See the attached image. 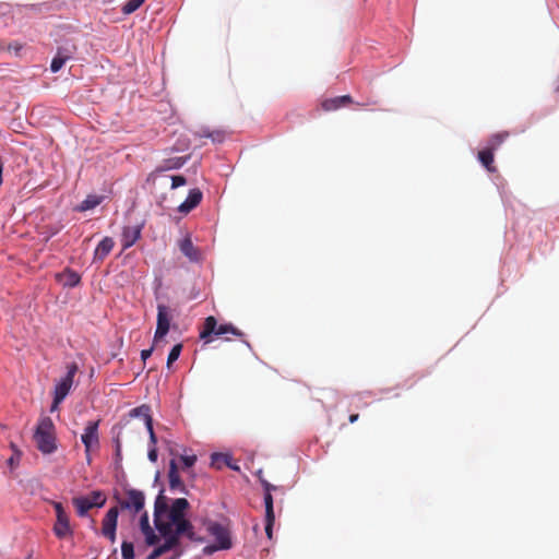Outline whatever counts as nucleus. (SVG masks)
Wrapping results in <instances>:
<instances>
[{
    "label": "nucleus",
    "mask_w": 559,
    "mask_h": 559,
    "mask_svg": "<svg viewBox=\"0 0 559 559\" xmlns=\"http://www.w3.org/2000/svg\"><path fill=\"white\" fill-rule=\"evenodd\" d=\"M217 550H222L221 547H218V545H209V546H205L203 548V552L205 555H212L213 552L217 551Z\"/></svg>",
    "instance_id": "obj_37"
},
{
    "label": "nucleus",
    "mask_w": 559,
    "mask_h": 559,
    "mask_svg": "<svg viewBox=\"0 0 559 559\" xmlns=\"http://www.w3.org/2000/svg\"><path fill=\"white\" fill-rule=\"evenodd\" d=\"M72 503L75 507L78 514L80 516H84L92 508L103 507L106 503V497L102 491H93L87 497L73 498Z\"/></svg>",
    "instance_id": "obj_4"
},
{
    "label": "nucleus",
    "mask_w": 559,
    "mask_h": 559,
    "mask_svg": "<svg viewBox=\"0 0 559 559\" xmlns=\"http://www.w3.org/2000/svg\"><path fill=\"white\" fill-rule=\"evenodd\" d=\"M164 552L160 550V548L157 546L147 557V559H157L159 558Z\"/></svg>",
    "instance_id": "obj_39"
},
{
    "label": "nucleus",
    "mask_w": 559,
    "mask_h": 559,
    "mask_svg": "<svg viewBox=\"0 0 559 559\" xmlns=\"http://www.w3.org/2000/svg\"><path fill=\"white\" fill-rule=\"evenodd\" d=\"M121 552L123 559H133L134 558V547L131 542H122L121 544Z\"/></svg>",
    "instance_id": "obj_30"
},
{
    "label": "nucleus",
    "mask_w": 559,
    "mask_h": 559,
    "mask_svg": "<svg viewBox=\"0 0 559 559\" xmlns=\"http://www.w3.org/2000/svg\"><path fill=\"white\" fill-rule=\"evenodd\" d=\"M508 136H509V132H500V133L493 134L488 140L487 148L495 152L496 150H498L501 146V144L507 140Z\"/></svg>",
    "instance_id": "obj_25"
},
{
    "label": "nucleus",
    "mask_w": 559,
    "mask_h": 559,
    "mask_svg": "<svg viewBox=\"0 0 559 559\" xmlns=\"http://www.w3.org/2000/svg\"><path fill=\"white\" fill-rule=\"evenodd\" d=\"M118 508H110L103 519L102 534L110 540L111 544L116 542V530L118 522Z\"/></svg>",
    "instance_id": "obj_11"
},
{
    "label": "nucleus",
    "mask_w": 559,
    "mask_h": 559,
    "mask_svg": "<svg viewBox=\"0 0 559 559\" xmlns=\"http://www.w3.org/2000/svg\"><path fill=\"white\" fill-rule=\"evenodd\" d=\"M153 353V347L148 348V349H143L141 352V359L145 362L146 359L152 355Z\"/></svg>",
    "instance_id": "obj_41"
},
{
    "label": "nucleus",
    "mask_w": 559,
    "mask_h": 559,
    "mask_svg": "<svg viewBox=\"0 0 559 559\" xmlns=\"http://www.w3.org/2000/svg\"><path fill=\"white\" fill-rule=\"evenodd\" d=\"M158 547L160 548V550H162L164 554L173 549V548H171V546L168 544V542H167V539H166V538H165L164 544L159 545Z\"/></svg>",
    "instance_id": "obj_42"
},
{
    "label": "nucleus",
    "mask_w": 559,
    "mask_h": 559,
    "mask_svg": "<svg viewBox=\"0 0 559 559\" xmlns=\"http://www.w3.org/2000/svg\"><path fill=\"white\" fill-rule=\"evenodd\" d=\"M143 224L124 226L121 235V245L123 249L132 247L141 237Z\"/></svg>",
    "instance_id": "obj_13"
},
{
    "label": "nucleus",
    "mask_w": 559,
    "mask_h": 559,
    "mask_svg": "<svg viewBox=\"0 0 559 559\" xmlns=\"http://www.w3.org/2000/svg\"><path fill=\"white\" fill-rule=\"evenodd\" d=\"M358 418H359V415H358V414H352V415L349 416V423H350V424H354V423H356V421L358 420Z\"/></svg>",
    "instance_id": "obj_46"
},
{
    "label": "nucleus",
    "mask_w": 559,
    "mask_h": 559,
    "mask_svg": "<svg viewBox=\"0 0 559 559\" xmlns=\"http://www.w3.org/2000/svg\"><path fill=\"white\" fill-rule=\"evenodd\" d=\"M181 535H186V533H179L178 527L170 526V532L168 534L162 535V536L167 539V542L171 546V548H175L179 545V538Z\"/></svg>",
    "instance_id": "obj_26"
},
{
    "label": "nucleus",
    "mask_w": 559,
    "mask_h": 559,
    "mask_svg": "<svg viewBox=\"0 0 559 559\" xmlns=\"http://www.w3.org/2000/svg\"><path fill=\"white\" fill-rule=\"evenodd\" d=\"M168 178L171 181V183H170L171 189H177L179 187L187 185V179L182 175L168 176Z\"/></svg>",
    "instance_id": "obj_33"
},
{
    "label": "nucleus",
    "mask_w": 559,
    "mask_h": 559,
    "mask_svg": "<svg viewBox=\"0 0 559 559\" xmlns=\"http://www.w3.org/2000/svg\"><path fill=\"white\" fill-rule=\"evenodd\" d=\"M188 160V157H171L164 159L163 163L155 168L147 177V182L155 186L158 180H167L168 176L164 175L167 170L179 169Z\"/></svg>",
    "instance_id": "obj_5"
},
{
    "label": "nucleus",
    "mask_w": 559,
    "mask_h": 559,
    "mask_svg": "<svg viewBox=\"0 0 559 559\" xmlns=\"http://www.w3.org/2000/svg\"><path fill=\"white\" fill-rule=\"evenodd\" d=\"M78 370L79 367L75 362L67 366V374L56 384L53 390V393L57 394V402L63 401L69 394Z\"/></svg>",
    "instance_id": "obj_8"
},
{
    "label": "nucleus",
    "mask_w": 559,
    "mask_h": 559,
    "mask_svg": "<svg viewBox=\"0 0 559 559\" xmlns=\"http://www.w3.org/2000/svg\"><path fill=\"white\" fill-rule=\"evenodd\" d=\"M5 49L4 45L0 43V50Z\"/></svg>",
    "instance_id": "obj_50"
},
{
    "label": "nucleus",
    "mask_w": 559,
    "mask_h": 559,
    "mask_svg": "<svg viewBox=\"0 0 559 559\" xmlns=\"http://www.w3.org/2000/svg\"><path fill=\"white\" fill-rule=\"evenodd\" d=\"M9 464H10V465H13V464H14V457H13V456L9 459Z\"/></svg>",
    "instance_id": "obj_49"
},
{
    "label": "nucleus",
    "mask_w": 559,
    "mask_h": 559,
    "mask_svg": "<svg viewBox=\"0 0 559 559\" xmlns=\"http://www.w3.org/2000/svg\"><path fill=\"white\" fill-rule=\"evenodd\" d=\"M211 131L212 130H209V129H202L199 132H197V135L199 138H207L209 139V132H211Z\"/></svg>",
    "instance_id": "obj_43"
},
{
    "label": "nucleus",
    "mask_w": 559,
    "mask_h": 559,
    "mask_svg": "<svg viewBox=\"0 0 559 559\" xmlns=\"http://www.w3.org/2000/svg\"><path fill=\"white\" fill-rule=\"evenodd\" d=\"M53 509L56 511V523L53 525L55 535L60 538L71 537L73 530L70 525L69 515L60 502H53Z\"/></svg>",
    "instance_id": "obj_6"
},
{
    "label": "nucleus",
    "mask_w": 559,
    "mask_h": 559,
    "mask_svg": "<svg viewBox=\"0 0 559 559\" xmlns=\"http://www.w3.org/2000/svg\"><path fill=\"white\" fill-rule=\"evenodd\" d=\"M225 334H233L237 337H242L245 334L234 326L231 323L217 324L215 317L210 316L205 318L202 330L200 331V338L205 343L212 341V336H221Z\"/></svg>",
    "instance_id": "obj_3"
},
{
    "label": "nucleus",
    "mask_w": 559,
    "mask_h": 559,
    "mask_svg": "<svg viewBox=\"0 0 559 559\" xmlns=\"http://www.w3.org/2000/svg\"><path fill=\"white\" fill-rule=\"evenodd\" d=\"M145 503V496L141 490L138 489H127L126 498L119 500V506L122 510H129L134 514L139 513Z\"/></svg>",
    "instance_id": "obj_7"
},
{
    "label": "nucleus",
    "mask_w": 559,
    "mask_h": 559,
    "mask_svg": "<svg viewBox=\"0 0 559 559\" xmlns=\"http://www.w3.org/2000/svg\"><path fill=\"white\" fill-rule=\"evenodd\" d=\"M115 241L111 237H105L100 240L94 251V261H103L112 250Z\"/></svg>",
    "instance_id": "obj_19"
},
{
    "label": "nucleus",
    "mask_w": 559,
    "mask_h": 559,
    "mask_svg": "<svg viewBox=\"0 0 559 559\" xmlns=\"http://www.w3.org/2000/svg\"><path fill=\"white\" fill-rule=\"evenodd\" d=\"M66 62L67 60L64 58L56 55L50 63L51 72L57 73L58 71H60Z\"/></svg>",
    "instance_id": "obj_32"
},
{
    "label": "nucleus",
    "mask_w": 559,
    "mask_h": 559,
    "mask_svg": "<svg viewBox=\"0 0 559 559\" xmlns=\"http://www.w3.org/2000/svg\"><path fill=\"white\" fill-rule=\"evenodd\" d=\"M62 401H58L57 402V394L53 393V401H52V405H51V412L56 411L59 406V404L61 403Z\"/></svg>",
    "instance_id": "obj_44"
},
{
    "label": "nucleus",
    "mask_w": 559,
    "mask_h": 559,
    "mask_svg": "<svg viewBox=\"0 0 559 559\" xmlns=\"http://www.w3.org/2000/svg\"><path fill=\"white\" fill-rule=\"evenodd\" d=\"M147 456H148V460L151 462H156L157 461V449H156V447H150Z\"/></svg>",
    "instance_id": "obj_38"
},
{
    "label": "nucleus",
    "mask_w": 559,
    "mask_h": 559,
    "mask_svg": "<svg viewBox=\"0 0 559 559\" xmlns=\"http://www.w3.org/2000/svg\"><path fill=\"white\" fill-rule=\"evenodd\" d=\"M211 466L216 469H222L225 466L234 471L239 469V466H231V456L224 453H213L211 455Z\"/></svg>",
    "instance_id": "obj_20"
},
{
    "label": "nucleus",
    "mask_w": 559,
    "mask_h": 559,
    "mask_svg": "<svg viewBox=\"0 0 559 559\" xmlns=\"http://www.w3.org/2000/svg\"><path fill=\"white\" fill-rule=\"evenodd\" d=\"M168 479H169V488L171 490H178L179 492H183V493L186 492V486L180 478L176 460H171L169 462Z\"/></svg>",
    "instance_id": "obj_16"
},
{
    "label": "nucleus",
    "mask_w": 559,
    "mask_h": 559,
    "mask_svg": "<svg viewBox=\"0 0 559 559\" xmlns=\"http://www.w3.org/2000/svg\"><path fill=\"white\" fill-rule=\"evenodd\" d=\"M99 420H90L85 428L84 432L81 436V441L84 444L85 453L87 457H90V452L94 448L99 447V435H98Z\"/></svg>",
    "instance_id": "obj_9"
},
{
    "label": "nucleus",
    "mask_w": 559,
    "mask_h": 559,
    "mask_svg": "<svg viewBox=\"0 0 559 559\" xmlns=\"http://www.w3.org/2000/svg\"><path fill=\"white\" fill-rule=\"evenodd\" d=\"M170 325L169 310L165 305L157 307V326L154 335V344H158L160 340L168 333Z\"/></svg>",
    "instance_id": "obj_12"
},
{
    "label": "nucleus",
    "mask_w": 559,
    "mask_h": 559,
    "mask_svg": "<svg viewBox=\"0 0 559 559\" xmlns=\"http://www.w3.org/2000/svg\"><path fill=\"white\" fill-rule=\"evenodd\" d=\"M12 48H14L15 50H19V49L21 48V46H17V45L12 46V45L10 44V45L7 47V49H8V50H10V49H12Z\"/></svg>",
    "instance_id": "obj_48"
},
{
    "label": "nucleus",
    "mask_w": 559,
    "mask_h": 559,
    "mask_svg": "<svg viewBox=\"0 0 559 559\" xmlns=\"http://www.w3.org/2000/svg\"><path fill=\"white\" fill-rule=\"evenodd\" d=\"M59 277L63 285L69 287L76 286L81 281V276L70 269H67L62 274L59 275Z\"/></svg>",
    "instance_id": "obj_23"
},
{
    "label": "nucleus",
    "mask_w": 559,
    "mask_h": 559,
    "mask_svg": "<svg viewBox=\"0 0 559 559\" xmlns=\"http://www.w3.org/2000/svg\"><path fill=\"white\" fill-rule=\"evenodd\" d=\"M34 440L37 449L44 454H50L57 450L55 425L50 417L40 418Z\"/></svg>",
    "instance_id": "obj_2"
},
{
    "label": "nucleus",
    "mask_w": 559,
    "mask_h": 559,
    "mask_svg": "<svg viewBox=\"0 0 559 559\" xmlns=\"http://www.w3.org/2000/svg\"><path fill=\"white\" fill-rule=\"evenodd\" d=\"M203 193L200 189H191L187 199L178 206V211L180 213L188 214L201 203Z\"/></svg>",
    "instance_id": "obj_15"
},
{
    "label": "nucleus",
    "mask_w": 559,
    "mask_h": 559,
    "mask_svg": "<svg viewBox=\"0 0 559 559\" xmlns=\"http://www.w3.org/2000/svg\"><path fill=\"white\" fill-rule=\"evenodd\" d=\"M145 0H128L123 7L121 8V11L123 14H131L135 12Z\"/></svg>",
    "instance_id": "obj_29"
},
{
    "label": "nucleus",
    "mask_w": 559,
    "mask_h": 559,
    "mask_svg": "<svg viewBox=\"0 0 559 559\" xmlns=\"http://www.w3.org/2000/svg\"><path fill=\"white\" fill-rule=\"evenodd\" d=\"M140 528L145 536V543L150 546L156 545L159 542V537L155 534L148 522V515L145 512L140 519Z\"/></svg>",
    "instance_id": "obj_18"
},
{
    "label": "nucleus",
    "mask_w": 559,
    "mask_h": 559,
    "mask_svg": "<svg viewBox=\"0 0 559 559\" xmlns=\"http://www.w3.org/2000/svg\"><path fill=\"white\" fill-rule=\"evenodd\" d=\"M338 102H341V104H343V106H346V105L353 103V98L349 95H343V96H338Z\"/></svg>",
    "instance_id": "obj_40"
},
{
    "label": "nucleus",
    "mask_w": 559,
    "mask_h": 559,
    "mask_svg": "<svg viewBox=\"0 0 559 559\" xmlns=\"http://www.w3.org/2000/svg\"><path fill=\"white\" fill-rule=\"evenodd\" d=\"M321 107L325 111H333V110H336V109L343 107V104H341V102H338V96H336V97H333V98L324 99L321 103Z\"/></svg>",
    "instance_id": "obj_27"
},
{
    "label": "nucleus",
    "mask_w": 559,
    "mask_h": 559,
    "mask_svg": "<svg viewBox=\"0 0 559 559\" xmlns=\"http://www.w3.org/2000/svg\"><path fill=\"white\" fill-rule=\"evenodd\" d=\"M76 51H78L76 44L72 40H67L61 46H59L57 48L56 55H58V56L64 58L67 61H69L74 57Z\"/></svg>",
    "instance_id": "obj_21"
},
{
    "label": "nucleus",
    "mask_w": 559,
    "mask_h": 559,
    "mask_svg": "<svg viewBox=\"0 0 559 559\" xmlns=\"http://www.w3.org/2000/svg\"><path fill=\"white\" fill-rule=\"evenodd\" d=\"M102 199L97 195H88L80 205L81 211H87L96 207L100 203Z\"/></svg>",
    "instance_id": "obj_28"
},
{
    "label": "nucleus",
    "mask_w": 559,
    "mask_h": 559,
    "mask_svg": "<svg viewBox=\"0 0 559 559\" xmlns=\"http://www.w3.org/2000/svg\"><path fill=\"white\" fill-rule=\"evenodd\" d=\"M189 502L186 498L175 499L170 507L166 502L163 491L157 496L154 507V524L160 535L170 532V526L178 527L179 533H186V536L195 540L193 526L186 519V511L189 509Z\"/></svg>",
    "instance_id": "obj_1"
},
{
    "label": "nucleus",
    "mask_w": 559,
    "mask_h": 559,
    "mask_svg": "<svg viewBox=\"0 0 559 559\" xmlns=\"http://www.w3.org/2000/svg\"><path fill=\"white\" fill-rule=\"evenodd\" d=\"M2 170H3V166H2V163L0 162V185H2V182H3Z\"/></svg>",
    "instance_id": "obj_47"
},
{
    "label": "nucleus",
    "mask_w": 559,
    "mask_h": 559,
    "mask_svg": "<svg viewBox=\"0 0 559 559\" xmlns=\"http://www.w3.org/2000/svg\"><path fill=\"white\" fill-rule=\"evenodd\" d=\"M145 427H146L147 432L150 435V445L151 447H156L157 438H156V435H155L154 428H153V418H147V425Z\"/></svg>",
    "instance_id": "obj_35"
},
{
    "label": "nucleus",
    "mask_w": 559,
    "mask_h": 559,
    "mask_svg": "<svg viewBox=\"0 0 559 559\" xmlns=\"http://www.w3.org/2000/svg\"><path fill=\"white\" fill-rule=\"evenodd\" d=\"M116 443V455L119 457L121 455V443L119 438L115 440Z\"/></svg>",
    "instance_id": "obj_45"
},
{
    "label": "nucleus",
    "mask_w": 559,
    "mask_h": 559,
    "mask_svg": "<svg viewBox=\"0 0 559 559\" xmlns=\"http://www.w3.org/2000/svg\"><path fill=\"white\" fill-rule=\"evenodd\" d=\"M207 532L216 540L221 549H229L233 546L229 530L217 522H211L207 525Z\"/></svg>",
    "instance_id": "obj_10"
},
{
    "label": "nucleus",
    "mask_w": 559,
    "mask_h": 559,
    "mask_svg": "<svg viewBox=\"0 0 559 559\" xmlns=\"http://www.w3.org/2000/svg\"><path fill=\"white\" fill-rule=\"evenodd\" d=\"M129 417H131V418L141 417V418H143L144 424L146 426L147 425V418H152L151 407L148 405H146V404H143V405L139 406V407L132 408L129 412Z\"/></svg>",
    "instance_id": "obj_24"
},
{
    "label": "nucleus",
    "mask_w": 559,
    "mask_h": 559,
    "mask_svg": "<svg viewBox=\"0 0 559 559\" xmlns=\"http://www.w3.org/2000/svg\"><path fill=\"white\" fill-rule=\"evenodd\" d=\"M180 461L182 462L185 467H191L197 462L195 455H181Z\"/></svg>",
    "instance_id": "obj_36"
},
{
    "label": "nucleus",
    "mask_w": 559,
    "mask_h": 559,
    "mask_svg": "<svg viewBox=\"0 0 559 559\" xmlns=\"http://www.w3.org/2000/svg\"><path fill=\"white\" fill-rule=\"evenodd\" d=\"M478 160L489 171L495 173L497 169L493 166V152L485 147L478 152Z\"/></svg>",
    "instance_id": "obj_22"
},
{
    "label": "nucleus",
    "mask_w": 559,
    "mask_h": 559,
    "mask_svg": "<svg viewBox=\"0 0 559 559\" xmlns=\"http://www.w3.org/2000/svg\"><path fill=\"white\" fill-rule=\"evenodd\" d=\"M225 138L226 134L222 130H212L211 132H209V139L213 143H222L225 140Z\"/></svg>",
    "instance_id": "obj_34"
},
{
    "label": "nucleus",
    "mask_w": 559,
    "mask_h": 559,
    "mask_svg": "<svg viewBox=\"0 0 559 559\" xmlns=\"http://www.w3.org/2000/svg\"><path fill=\"white\" fill-rule=\"evenodd\" d=\"M179 249L185 257H187L191 262H199L201 259L200 251L197 247H194L191 238L189 236L185 237L179 241Z\"/></svg>",
    "instance_id": "obj_17"
},
{
    "label": "nucleus",
    "mask_w": 559,
    "mask_h": 559,
    "mask_svg": "<svg viewBox=\"0 0 559 559\" xmlns=\"http://www.w3.org/2000/svg\"><path fill=\"white\" fill-rule=\"evenodd\" d=\"M181 349H182L181 344H176L171 348L170 353L168 354V358H167V367L168 368L178 359V357L180 356Z\"/></svg>",
    "instance_id": "obj_31"
},
{
    "label": "nucleus",
    "mask_w": 559,
    "mask_h": 559,
    "mask_svg": "<svg viewBox=\"0 0 559 559\" xmlns=\"http://www.w3.org/2000/svg\"><path fill=\"white\" fill-rule=\"evenodd\" d=\"M265 504V533L269 538H272V530L275 521L274 509H273V497L270 492V485L266 487L264 495Z\"/></svg>",
    "instance_id": "obj_14"
}]
</instances>
